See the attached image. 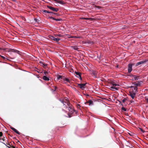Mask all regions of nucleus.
Wrapping results in <instances>:
<instances>
[{
    "label": "nucleus",
    "mask_w": 148,
    "mask_h": 148,
    "mask_svg": "<svg viewBox=\"0 0 148 148\" xmlns=\"http://www.w3.org/2000/svg\"><path fill=\"white\" fill-rule=\"evenodd\" d=\"M67 107V108H68V109L69 111V112L74 113V112H75L76 113L77 112L76 111L73 109L72 105L70 103H68V104Z\"/></svg>",
    "instance_id": "nucleus-1"
},
{
    "label": "nucleus",
    "mask_w": 148,
    "mask_h": 148,
    "mask_svg": "<svg viewBox=\"0 0 148 148\" xmlns=\"http://www.w3.org/2000/svg\"><path fill=\"white\" fill-rule=\"evenodd\" d=\"M59 100L63 103V106L64 108H68V103H70L69 101H65V100H62L60 99Z\"/></svg>",
    "instance_id": "nucleus-2"
},
{
    "label": "nucleus",
    "mask_w": 148,
    "mask_h": 148,
    "mask_svg": "<svg viewBox=\"0 0 148 148\" xmlns=\"http://www.w3.org/2000/svg\"><path fill=\"white\" fill-rule=\"evenodd\" d=\"M47 8L50 9L51 10L55 12H57L58 10V9L57 8L53 7L49 5L47 6Z\"/></svg>",
    "instance_id": "nucleus-3"
},
{
    "label": "nucleus",
    "mask_w": 148,
    "mask_h": 148,
    "mask_svg": "<svg viewBox=\"0 0 148 148\" xmlns=\"http://www.w3.org/2000/svg\"><path fill=\"white\" fill-rule=\"evenodd\" d=\"M86 83L85 84H78L77 85L82 90H83L85 88V86Z\"/></svg>",
    "instance_id": "nucleus-4"
},
{
    "label": "nucleus",
    "mask_w": 148,
    "mask_h": 148,
    "mask_svg": "<svg viewBox=\"0 0 148 148\" xmlns=\"http://www.w3.org/2000/svg\"><path fill=\"white\" fill-rule=\"evenodd\" d=\"M49 37L51 40L56 42H58L60 40V38H55L54 37L52 36H50Z\"/></svg>",
    "instance_id": "nucleus-5"
},
{
    "label": "nucleus",
    "mask_w": 148,
    "mask_h": 148,
    "mask_svg": "<svg viewBox=\"0 0 148 148\" xmlns=\"http://www.w3.org/2000/svg\"><path fill=\"white\" fill-rule=\"evenodd\" d=\"M132 64H129L128 66V73H130L132 70Z\"/></svg>",
    "instance_id": "nucleus-6"
},
{
    "label": "nucleus",
    "mask_w": 148,
    "mask_h": 148,
    "mask_svg": "<svg viewBox=\"0 0 148 148\" xmlns=\"http://www.w3.org/2000/svg\"><path fill=\"white\" fill-rule=\"evenodd\" d=\"M142 83V82H134V84L137 87V86H139L141 84V83Z\"/></svg>",
    "instance_id": "nucleus-7"
},
{
    "label": "nucleus",
    "mask_w": 148,
    "mask_h": 148,
    "mask_svg": "<svg viewBox=\"0 0 148 148\" xmlns=\"http://www.w3.org/2000/svg\"><path fill=\"white\" fill-rule=\"evenodd\" d=\"M135 95L136 94L135 92H129V95L131 96L132 99H134L135 96Z\"/></svg>",
    "instance_id": "nucleus-8"
},
{
    "label": "nucleus",
    "mask_w": 148,
    "mask_h": 148,
    "mask_svg": "<svg viewBox=\"0 0 148 148\" xmlns=\"http://www.w3.org/2000/svg\"><path fill=\"white\" fill-rule=\"evenodd\" d=\"M6 51L8 52H10V51H12L14 52H16V53H18V52H19V51L17 50H15L13 49H8V50H7Z\"/></svg>",
    "instance_id": "nucleus-9"
},
{
    "label": "nucleus",
    "mask_w": 148,
    "mask_h": 148,
    "mask_svg": "<svg viewBox=\"0 0 148 148\" xmlns=\"http://www.w3.org/2000/svg\"><path fill=\"white\" fill-rule=\"evenodd\" d=\"M10 128L13 131H14L15 132H16L17 134H20V133L14 128L12 127H10Z\"/></svg>",
    "instance_id": "nucleus-10"
},
{
    "label": "nucleus",
    "mask_w": 148,
    "mask_h": 148,
    "mask_svg": "<svg viewBox=\"0 0 148 148\" xmlns=\"http://www.w3.org/2000/svg\"><path fill=\"white\" fill-rule=\"evenodd\" d=\"M57 80H59L60 79H63V78H64V76L60 75H57Z\"/></svg>",
    "instance_id": "nucleus-11"
},
{
    "label": "nucleus",
    "mask_w": 148,
    "mask_h": 148,
    "mask_svg": "<svg viewBox=\"0 0 148 148\" xmlns=\"http://www.w3.org/2000/svg\"><path fill=\"white\" fill-rule=\"evenodd\" d=\"M49 18L51 19H52L53 20H55L56 21H60L62 20V19L60 18H56L52 16L50 17Z\"/></svg>",
    "instance_id": "nucleus-12"
},
{
    "label": "nucleus",
    "mask_w": 148,
    "mask_h": 148,
    "mask_svg": "<svg viewBox=\"0 0 148 148\" xmlns=\"http://www.w3.org/2000/svg\"><path fill=\"white\" fill-rule=\"evenodd\" d=\"M146 62V61H142L137 63L136 64V66H138L139 65L145 63Z\"/></svg>",
    "instance_id": "nucleus-13"
},
{
    "label": "nucleus",
    "mask_w": 148,
    "mask_h": 148,
    "mask_svg": "<svg viewBox=\"0 0 148 148\" xmlns=\"http://www.w3.org/2000/svg\"><path fill=\"white\" fill-rule=\"evenodd\" d=\"M39 63H40V65L42 66L44 68L46 67L47 66V64H45L42 62H40Z\"/></svg>",
    "instance_id": "nucleus-14"
},
{
    "label": "nucleus",
    "mask_w": 148,
    "mask_h": 148,
    "mask_svg": "<svg viewBox=\"0 0 148 148\" xmlns=\"http://www.w3.org/2000/svg\"><path fill=\"white\" fill-rule=\"evenodd\" d=\"M140 76H136V75H134V78L132 79V80H134L133 79H134V80H138Z\"/></svg>",
    "instance_id": "nucleus-15"
},
{
    "label": "nucleus",
    "mask_w": 148,
    "mask_h": 148,
    "mask_svg": "<svg viewBox=\"0 0 148 148\" xmlns=\"http://www.w3.org/2000/svg\"><path fill=\"white\" fill-rule=\"evenodd\" d=\"M63 80L64 81H66V82L69 83L70 82V79H69L66 78L64 77V78H63Z\"/></svg>",
    "instance_id": "nucleus-16"
},
{
    "label": "nucleus",
    "mask_w": 148,
    "mask_h": 148,
    "mask_svg": "<svg viewBox=\"0 0 148 148\" xmlns=\"http://www.w3.org/2000/svg\"><path fill=\"white\" fill-rule=\"evenodd\" d=\"M42 79L46 81H49V78L45 75H44L43 76Z\"/></svg>",
    "instance_id": "nucleus-17"
},
{
    "label": "nucleus",
    "mask_w": 148,
    "mask_h": 148,
    "mask_svg": "<svg viewBox=\"0 0 148 148\" xmlns=\"http://www.w3.org/2000/svg\"><path fill=\"white\" fill-rule=\"evenodd\" d=\"M89 103V105H93V101L91 100H89L88 101L86 102V103Z\"/></svg>",
    "instance_id": "nucleus-18"
},
{
    "label": "nucleus",
    "mask_w": 148,
    "mask_h": 148,
    "mask_svg": "<svg viewBox=\"0 0 148 148\" xmlns=\"http://www.w3.org/2000/svg\"><path fill=\"white\" fill-rule=\"evenodd\" d=\"M92 74L95 77H97V72L96 71H93L92 72Z\"/></svg>",
    "instance_id": "nucleus-19"
},
{
    "label": "nucleus",
    "mask_w": 148,
    "mask_h": 148,
    "mask_svg": "<svg viewBox=\"0 0 148 148\" xmlns=\"http://www.w3.org/2000/svg\"><path fill=\"white\" fill-rule=\"evenodd\" d=\"M72 48H73L74 50L78 51L79 50V48L77 46H72Z\"/></svg>",
    "instance_id": "nucleus-20"
},
{
    "label": "nucleus",
    "mask_w": 148,
    "mask_h": 148,
    "mask_svg": "<svg viewBox=\"0 0 148 148\" xmlns=\"http://www.w3.org/2000/svg\"><path fill=\"white\" fill-rule=\"evenodd\" d=\"M55 1L57 3H60V4H63L64 3V1H59V0H55Z\"/></svg>",
    "instance_id": "nucleus-21"
},
{
    "label": "nucleus",
    "mask_w": 148,
    "mask_h": 148,
    "mask_svg": "<svg viewBox=\"0 0 148 148\" xmlns=\"http://www.w3.org/2000/svg\"><path fill=\"white\" fill-rule=\"evenodd\" d=\"M41 11L42 12L45 13H49V11L44 10H42Z\"/></svg>",
    "instance_id": "nucleus-22"
},
{
    "label": "nucleus",
    "mask_w": 148,
    "mask_h": 148,
    "mask_svg": "<svg viewBox=\"0 0 148 148\" xmlns=\"http://www.w3.org/2000/svg\"><path fill=\"white\" fill-rule=\"evenodd\" d=\"M110 88H111L112 90H113L114 89H115L116 90H118V88L114 86H112L110 87Z\"/></svg>",
    "instance_id": "nucleus-23"
},
{
    "label": "nucleus",
    "mask_w": 148,
    "mask_h": 148,
    "mask_svg": "<svg viewBox=\"0 0 148 148\" xmlns=\"http://www.w3.org/2000/svg\"><path fill=\"white\" fill-rule=\"evenodd\" d=\"M73 113L69 112L68 113V115L69 117L71 118V117L72 116V114Z\"/></svg>",
    "instance_id": "nucleus-24"
},
{
    "label": "nucleus",
    "mask_w": 148,
    "mask_h": 148,
    "mask_svg": "<svg viewBox=\"0 0 148 148\" xmlns=\"http://www.w3.org/2000/svg\"><path fill=\"white\" fill-rule=\"evenodd\" d=\"M75 73L77 75H78L79 77L81 75V73L80 72H77L75 71Z\"/></svg>",
    "instance_id": "nucleus-25"
},
{
    "label": "nucleus",
    "mask_w": 148,
    "mask_h": 148,
    "mask_svg": "<svg viewBox=\"0 0 148 148\" xmlns=\"http://www.w3.org/2000/svg\"><path fill=\"white\" fill-rule=\"evenodd\" d=\"M86 43L90 44H92L93 43V42L89 40L86 41Z\"/></svg>",
    "instance_id": "nucleus-26"
},
{
    "label": "nucleus",
    "mask_w": 148,
    "mask_h": 148,
    "mask_svg": "<svg viewBox=\"0 0 148 148\" xmlns=\"http://www.w3.org/2000/svg\"><path fill=\"white\" fill-rule=\"evenodd\" d=\"M111 83L113 86H116L118 85V84L114 83L113 82H111Z\"/></svg>",
    "instance_id": "nucleus-27"
},
{
    "label": "nucleus",
    "mask_w": 148,
    "mask_h": 148,
    "mask_svg": "<svg viewBox=\"0 0 148 148\" xmlns=\"http://www.w3.org/2000/svg\"><path fill=\"white\" fill-rule=\"evenodd\" d=\"M137 87L136 86H135V87H134V89L135 90V92L137 91Z\"/></svg>",
    "instance_id": "nucleus-28"
},
{
    "label": "nucleus",
    "mask_w": 148,
    "mask_h": 148,
    "mask_svg": "<svg viewBox=\"0 0 148 148\" xmlns=\"http://www.w3.org/2000/svg\"><path fill=\"white\" fill-rule=\"evenodd\" d=\"M139 129L140 130V131L142 132L143 133H144L145 132V131L142 128L140 127H139Z\"/></svg>",
    "instance_id": "nucleus-29"
},
{
    "label": "nucleus",
    "mask_w": 148,
    "mask_h": 148,
    "mask_svg": "<svg viewBox=\"0 0 148 148\" xmlns=\"http://www.w3.org/2000/svg\"><path fill=\"white\" fill-rule=\"evenodd\" d=\"M34 21L36 22H37V23H38V21H39V20H38V19L36 18H34Z\"/></svg>",
    "instance_id": "nucleus-30"
},
{
    "label": "nucleus",
    "mask_w": 148,
    "mask_h": 148,
    "mask_svg": "<svg viewBox=\"0 0 148 148\" xmlns=\"http://www.w3.org/2000/svg\"><path fill=\"white\" fill-rule=\"evenodd\" d=\"M79 37H77L76 36H71V38H78Z\"/></svg>",
    "instance_id": "nucleus-31"
},
{
    "label": "nucleus",
    "mask_w": 148,
    "mask_h": 148,
    "mask_svg": "<svg viewBox=\"0 0 148 148\" xmlns=\"http://www.w3.org/2000/svg\"><path fill=\"white\" fill-rule=\"evenodd\" d=\"M121 109L122 110H123L124 111H126V109L123 107L121 108Z\"/></svg>",
    "instance_id": "nucleus-32"
},
{
    "label": "nucleus",
    "mask_w": 148,
    "mask_h": 148,
    "mask_svg": "<svg viewBox=\"0 0 148 148\" xmlns=\"http://www.w3.org/2000/svg\"><path fill=\"white\" fill-rule=\"evenodd\" d=\"M134 75H133L132 74H130L129 75H128L129 76L132 77H133Z\"/></svg>",
    "instance_id": "nucleus-33"
},
{
    "label": "nucleus",
    "mask_w": 148,
    "mask_h": 148,
    "mask_svg": "<svg viewBox=\"0 0 148 148\" xmlns=\"http://www.w3.org/2000/svg\"><path fill=\"white\" fill-rule=\"evenodd\" d=\"M126 99L125 98L124 99H123V100H122V102L123 103H124L125 101L126 100Z\"/></svg>",
    "instance_id": "nucleus-34"
},
{
    "label": "nucleus",
    "mask_w": 148,
    "mask_h": 148,
    "mask_svg": "<svg viewBox=\"0 0 148 148\" xmlns=\"http://www.w3.org/2000/svg\"><path fill=\"white\" fill-rule=\"evenodd\" d=\"M129 134L131 136H133L134 134L133 133L131 132L130 133H129Z\"/></svg>",
    "instance_id": "nucleus-35"
},
{
    "label": "nucleus",
    "mask_w": 148,
    "mask_h": 148,
    "mask_svg": "<svg viewBox=\"0 0 148 148\" xmlns=\"http://www.w3.org/2000/svg\"><path fill=\"white\" fill-rule=\"evenodd\" d=\"M3 136V133L2 132H0V136Z\"/></svg>",
    "instance_id": "nucleus-36"
},
{
    "label": "nucleus",
    "mask_w": 148,
    "mask_h": 148,
    "mask_svg": "<svg viewBox=\"0 0 148 148\" xmlns=\"http://www.w3.org/2000/svg\"><path fill=\"white\" fill-rule=\"evenodd\" d=\"M54 88L55 89L54 90H53V91H55L56 90V89L57 88V87L56 86H54Z\"/></svg>",
    "instance_id": "nucleus-37"
},
{
    "label": "nucleus",
    "mask_w": 148,
    "mask_h": 148,
    "mask_svg": "<svg viewBox=\"0 0 148 148\" xmlns=\"http://www.w3.org/2000/svg\"><path fill=\"white\" fill-rule=\"evenodd\" d=\"M2 143L3 144H4L6 146H7V147H8L9 148H10L9 147V146H7L6 144L5 143H3V142H2Z\"/></svg>",
    "instance_id": "nucleus-38"
},
{
    "label": "nucleus",
    "mask_w": 148,
    "mask_h": 148,
    "mask_svg": "<svg viewBox=\"0 0 148 148\" xmlns=\"http://www.w3.org/2000/svg\"><path fill=\"white\" fill-rule=\"evenodd\" d=\"M62 100H65V101H69L67 99H62Z\"/></svg>",
    "instance_id": "nucleus-39"
},
{
    "label": "nucleus",
    "mask_w": 148,
    "mask_h": 148,
    "mask_svg": "<svg viewBox=\"0 0 148 148\" xmlns=\"http://www.w3.org/2000/svg\"><path fill=\"white\" fill-rule=\"evenodd\" d=\"M77 108H79L80 107V105L79 104H77Z\"/></svg>",
    "instance_id": "nucleus-40"
},
{
    "label": "nucleus",
    "mask_w": 148,
    "mask_h": 148,
    "mask_svg": "<svg viewBox=\"0 0 148 148\" xmlns=\"http://www.w3.org/2000/svg\"><path fill=\"white\" fill-rule=\"evenodd\" d=\"M9 49H7V48H5V49H3L2 50H3L5 51V50H6V49H7V50H8Z\"/></svg>",
    "instance_id": "nucleus-41"
},
{
    "label": "nucleus",
    "mask_w": 148,
    "mask_h": 148,
    "mask_svg": "<svg viewBox=\"0 0 148 148\" xmlns=\"http://www.w3.org/2000/svg\"><path fill=\"white\" fill-rule=\"evenodd\" d=\"M48 73L47 71H45V75H46L48 74Z\"/></svg>",
    "instance_id": "nucleus-42"
},
{
    "label": "nucleus",
    "mask_w": 148,
    "mask_h": 148,
    "mask_svg": "<svg viewBox=\"0 0 148 148\" xmlns=\"http://www.w3.org/2000/svg\"><path fill=\"white\" fill-rule=\"evenodd\" d=\"M57 35L58 36H59L60 37H62V35L60 34H58Z\"/></svg>",
    "instance_id": "nucleus-43"
},
{
    "label": "nucleus",
    "mask_w": 148,
    "mask_h": 148,
    "mask_svg": "<svg viewBox=\"0 0 148 148\" xmlns=\"http://www.w3.org/2000/svg\"><path fill=\"white\" fill-rule=\"evenodd\" d=\"M0 56L3 59H5V57L4 56H1L0 55Z\"/></svg>",
    "instance_id": "nucleus-44"
},
{
    "label": "nucleus",
    "mask_w": 148,
    "mask_h": 148,
    "mask_svg": "<svg viewBox=\"0 0 148 148\" xmlns=\"http://www.w3.org/2000/svg\"><path fill=\"white\" fill-rule=\"evenodd\" d=\"M53 13H54L52 12H51V11L49 12V13L53 14Z\"/></svg>",
    "instance_id": "nucleus-45"
},
{
    "label": "nucleus",
    "mask_w": 148,
    "mask_h": 148,
    "mask_svg": "<svg viewBox=\"0 0 148 148\" xmlns=\"http://www.w3.org/2000/svg\"><path fill=\"white\" fill-rule=\"evenodd\" d=\"M53 14L56 15L57 16L58 15V13H53Z\"/></svg>",
    "instance_id": "nucleus-46"
},
{
    "label": "nucleus",
    "mask_w": 148,
    "mask_h": 148,
    "mask_svg": "<svg viewBox=\"0 0 148 148\" xmlns=\"http://www.w3.org/2000/svg\"><path fill=\"white\" fill-rule=\"evenodd\" d=\"M79 79H80V80H82V78L81 77V75L79 77Z\"/></svg>",
    "instance_id": "nucleus-47"
},
{
    "label": "nucleus",
    "mask_w": 148,
    "mask_h": 148,
    "mask_svg": "<svg viewBox=\"0 0 148 148\" xmlns=\"http://www.w3.org/2000/svg\"><path fill=\"white\" fill-rule=\"evenodd\" d=\"M5 137H4L3 138H2V139L3 141H4L5 140Z\"/></svg>",
    "instance_id": "nucleus-48"
},
{
    "label": "nucleus",
    "mask_w": 148,
    "mask_h": 148,
    "mask_svg": "<svg viewBox=\"0 0 148 148\" xmlns=\"http://www.w3.org/2000/svg\"><path fill=\"white\" fill-rule=\"evenodd\" d=\"M146 100L147 102H148V98H147L146 99Z\"/></svg>",
    "instance_id": "nucleus-49"
},
{
    "label": "nucleus",
    "mask_w": 148,
    "mask_h": 148,
    "mask_svg": "<svg viewBox=\"0 0 148 148\" xmlns=\"http://www.w3.org/2000/svg\"><path fill=\"white\" fill-rule=\"evenodd\" d=\"M11 147L12 148H15V147H14V146H11Z\"/></svg>",
    "instance_id": "nucleus-50"
},
{
    "label": "nucleus",
    "mask_w": 148,
    "mask_h": 148,
    "mask_svg": "<svg viewBox=\"0 0 148 148\" xmlns=\"http://www.w3.org/2000/svg\"><path fill=\"white\" fill-rule=\"evenodd\" d=\"M84 19H88V18H84Z\"/></svg>",
    "instance_id": "nucleus-51"
},
{
    "label": "nucleus",
    "mask_w": 148,
    "mask_h": 148,
    "mask_svg": "<svg viewBox=\"0 0 148 148\" xmlns=\"http://www.w3.org/2000/svg\"><path fill=\"white\" fill-rule=\"evenodd\" d=\"M119 102H120V104H121V105H122V104L121 103V101H119Z\"/></svg>",
    "instance_id": "nucleus-52"
},
{
    "label": "nucleus",
    "mask_w": 148,
    "mask_h": 148,
    "mask_svg": "<svg viewBox=\"0 0 148 148\" xmlns=\"http://www.w3.org/2000/svg\"><path fill=\"white\" fill-rule=\"evenodd\" d=\"M52 90V91L53 92V91H53V90H54V89H52V90Z\"/></svg>",
    "instance_id": "nucleus-53"
},
{
    "label": "nucleus",
    "mask_w": 148,
    "mask_h": 148,
    "mask_svg": "<svg viewBox=\"0 0 148 148\" xmlns=\"http://www.w3.org/2000/svg\"><path fill=\"white\" fill-rule=\"evenodd\" d=\"M7 144H8V145H9L10 146V145L9 143L8 144H7V143H6Z\"/></svg>",
    "instance_id": "nucleus-54"
},
{
    "label": "nucleus",
    "mask_w": 148,
    "mask_h": 148,
    "mask_svg": "<svg viewBox=\"0 0 148 148\" xmlns=\"http://www.w3.org/2000/svg\"><path fill=\"white\" fill-rule=\"evenodd\" d=\"M87 95V96H89V95H88V94L87 95Z\"/></svg>",
    "instance_id": "nucleus-55"
},
{
    "label": "nucleus",
    "mask_w": 148,
    "mask_h": 148,
    "mask_svg": "<svg viewBox=\"0 0 148 148\" xmlns=\"http://www.w3.org/2000/svg\"><path fill=\"white\" fill-rule=\"evenodd\" d=\"M131 103H132V102H133V101L131 100Z\"/></svg>",
    "instance_id": "nucleus-56"
},
{
    "label": "nucleus",
    "mask_w": 148,
    "mask_h": 148,
    "mask_svg": "<svg viewBox=\"0 0 148 148\" xmlns=\"http://www.w3.org/2000/svg\"><path fill=\"white\" fill-rule=\"evenodd\" d=\"M1 139V138H0V140Z\"/></svg>",
    "instance_id": "nucleus-57"
}]
</instances>
